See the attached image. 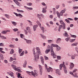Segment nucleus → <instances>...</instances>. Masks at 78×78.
Listing matches in <instances>:
<instances>
[{
  "label": "nucleus",
  "mask_w": 78,
  "mask_h": 78,
  "mask_svg": "<svg viewBox=\"0 0 78 78\" xmlns=\"http://www.w3.org/2000/svg\"><path fill=\"white\" fill-rule=\"evenodd\" d=\"M47 48L48 49H47L45 51V53H48L50 51V50H51V56H53V57L54 58H56L57 57V55H56V54L55 53L54 51H53V47L52 46L50 47V45H48L47 47Z\"/></svg>",
  "instance_id": "nucleus-1"
},
{
  "label": "nucleus",
  "mask_w": 78,
  "mask_h": 78,
  "mask_svg": "<svg viewBox=\"0 0 78 78\" xmlns=\"http://www.w3.org/2000/svg\"><path fill=\"white\" fill-rule=\"evenodd\" d=\"M34 72L32 71L31 72L27 71V73L28 74V75H33L34 76V77H36V76H37V71L36 70H34Z\"/></svg>",
  "instance_id": "nucleus-2"
},
{
  "label": "nucleus",
  "mask_w": 78,
  "mask_h": 78,
  "mask_svg": "<svg viewBox=\"0 0 78 78\" xmlns=\"http://www.w3.org/2000/svg\"><path fill=\"white\" fill-rule=\"evenodd\" d=\"M63 66L64 73H67V68H66V66L65 65H64V62H63L62 64H61L59 65L60 70H62V67H63Z\"/></svg>",
  "instance_id": "nucleus-3"
},
{
  "label": "nucleus",
  "mask_w": 78,
  "mask_h": 78,
  "mask_svg": "<svg viewBox=\"0 0 78 78\" xmlns=\"http://www.w3.org/2000/svg\"><path fill=\"white\" fill-rule=\"evenodd\" d=\"M36 49L37 51L36 52V55L37 57V58H39V55H41V53L39 48L37 47L36 48Z\"/></svg>",
  "instance_id": "nucleus-4"
},
{
  "label": "nucleus",
  "mask_w": 78,
  "mask_h": 78,
  "mask_svg": "<svg viewBox=\"0 0 78 78\" xmlns=\"http://www.w3.org/2000/svg\"><path fill=\"white\" fill-rule=\"evenodd\" d=\"M11 66L12 67L13 69L14 70H16V71H17L19 72H20V73L22 72V71H21L20 70L16 68L17 67L16 66L13 64L11 65Z\"/></svg>",
  "instance_id": "nucleus-5"
},
{
  "label": "nucleus",
  "mask_w": 78,
  "mask_h": 78,
  "mask_svg": "<svg viewBox=\"0 0 78 78\" xmlns=\"http://www.w3.org/2000/svg\"><path fill=\"white\" fill-rule=\"evenodd\" d=\"M8 74L9 75H10V76H11L13 78H14V73H12V72L10 71L9 72H7Z\"/></svg>",
  "instance_id": "nucleus-6"
},
{
  "label": "nucleus",
  "mask_w": 78,
  "mask_h": 78,
  "mask_svg": "<svg viewBox=\"0 0 78 78\" xmlns=\"http://www.w3.org/2000/svg\"><path fill=\"white\" fill-rule=\"evenodd\" d=\"M34 56L35 58H34V61L35 62H37L38 61V59H39V58H37V55H34Z\"/></svg>",
  "instance_id": "nucleus-7"
},
{
  "label": "nucleus",
  "mask_w": 78,
  "mask_h": 78,
  "mask_svg": "<svg viewBox=\"0 0 78 78\" xmlns=\"http://www.w3.org/2000/svg\"><path fill=\"white\" fill-rule=\"evenodd\" d=\"M37 27H38V25H34L33 26V28L34 31H35L36 30V29L37 28Z\"/></svg>",
  "instance_id": "nucleus-8"
},
{
  "label": "nucleus",
  "mask_w": 78,
  "mask_h": 78,
  "mask_svg": "<svg viewBox=\"0 0 78 78\" xmlns=\"http://www.w3.org/2000/svg\"><path fill=\"white\" fill-rule=\"evenodd\" d=\"M26 30H27L28 31L29 33H31V29H30V27H27Z\"/></svg>",
  "instance_id": "nucleus-9"
},
{
  "label": "nucleus",
  "mask_w": 78,
  "mask_h": 78,
  "mask_svg": "<svg viewBox=\"0 0 78 78\" xmlns=\"http://www.w3.org/2000/svg\"><path fill=\"white\" fill-rule=\"evenodd\" d=\"M13 1L15 2V3H16V5H17L18 6H20V4L19 2L18 1H16V0H13Z\"/></svg>",
  "instance_id": "nucleus-10"
},
{
  "label": "nucleus",
  "mask_w": 78,
  "mask_h": 78,
  "mask_svg": "<svg viewBox=\"0 0 78 78\" xmlns=\"http://www.w3.org/2000/svg\"><path fill=\"white\" fill-rule=\"evenodd\" d=\"M73 67H74V64H73V63H71L70 65L69 69H72Z\"/></svg>",
  "instance_id": "nucleus-11"
},
{
  "label": "nucleus",
  "mask_w": 78,
  "mask_h": 78,
  "mask_svg": "<svg viewBox=\"0 0 78 78\" xmlns=\"http://www.w3.org/2000/svg\"><path fill=\"white\" fill-rule=\"evenodd\" d=\"M41 63L43 65H44V58L42 57H41Z\"/></svg>",
  "instance_id": "nucleus-12"
},
{
  "label": "nucleus",
  "mask_w": 78,
  "mask_h": 78,
  "mask_svg": "<svg viewBox=\"0 0 78 78\" xmlns=\"http://www.w3.org/2000/svg\"><path fill=\"white\" fill-rule=\"evenodd\" d=\"M55 71L56 73L58 74L59 75H61V73L60 72V71L59 69H57L55 70Z\"/></svg>",
  "instance_id": "nucleus-13"
},
{
  "label": "nucleus",
  "mask_w": 78,
  "mask_h": 78,
  "mask_svg": "<svg viewBox=\"0 0 78 78\" xmlns=\"http://www.w3.org/2000/svg\"><path fill=\"white\" fill-rule=\"evenodd\" d=\"M48 72H50V71H52L53 69L49 67V68H46Z\"/></svg>",
  "instance_id": "nucleus-14"
},
{
  "label": "nucleus",
  "mask_w": 78,
  "mask_h": 78,
  "mask_svg": "<svg viewBox=\"0 0 78 78\" xmlns=\"http://www.w3.org/2000/svg\"><path fill=\"white\" fill-rule=\"evenodd\" d=\"M27 64V61L25 60L24 61V63L23 65V66L24 68H25V67H26Z\"/></svg>",
  "instance_id": "nucleus-15"
},
{
  "label": "nucleus",
  "mask_w": 78,
  "mask_h": 78,
  "mask_svg": "<svg viewBox=\"0 0 78 78\" xmlns=\"http://www.w3.org/2000/svg\"><path fill=\"white\" fill-rule=\"evenodd\" d=\"M62 27V25H60L59 26V27H58V31H60L61 30Z\"/></svg>",
  "instance_id": "nucleus-16"
},
{
  "label": "nucleus",
  "mask_w": 78,
  "mask_h": 78,
  "mask_svg": "<svg viewBox=\"0 0 78 78\" xmlns=\"http://www.w3.org/2000/svg\"><path fill=\"white\" fill-rule=\"evenodd\" d=\"M16 74L17 75H18V77L19 78H22V77L21 76H20V73H16Z\"/></svg>",
  "instance_id": "nucleus-17"
},
{
  "label": "nucleus",
  "mask_w": 78,
  "mask_h": 78,
  "mask_svg": "<svg viewBox=\"0 0 78 78\" xmlns=\"http://www.w3.org/2000/svg\"><path fill=\"white\" fill-rule=\"evenodd\" d=\"M42 12L43 13H45V12H47V10H46V9H45L43 8H42Z\"/></svg>",
  "instance_id": "nucleus-18"
},
{
  "label": "nucleus",
  "mask_w": 78,
  "mask_h": 78,
  "mask_svg": "<svg viewBox=\"0 0 78 78\" xmlns=\"http://www.w3.org/2000/svg\"><path fill=\"white\" fill-rule=\"evenodd\" d=\"M56 14L57 15V16L58 17V18H60V16H61V15L60 14V13L58 12V11H57Z\"/></svg>",
  "instance_id": "nucleus-19"
},
{
  "label": "nucleus",
  "mask_w": 78,
  "mask_h": 78,
  "mask_svg": "<svg viewBox=\"0 0 78 78\" xmlns=\"http://www.w3.org/2000/svg\"><path fill=\"white\" fill-rule=\"evenodd\" d=\"M0 38L2 39H6V37H5L3 36L0 35Z\"/></svg>",
  "instance_id": "nucleus-20"
},
{
  "label": "nucleus",
  "mask_w": 78,
  "mask_h": 78,
  "mask_svg": "<svg viewBox=\"0 0 78 78\" xmlns=\"http://www.w3.org/2000/svg\"><path fill=\"white\" fill-rule=\"evenodd\" d=\"M0 58L2 60H3L4 59V57L2 54H0Z\"/></svg>",
  "instance_id": "nucleus-21"
},
{
  "label": "nucleus",
  "mask_w": 78,
  "mask_h": 78,
  "mask_svg": "<svg viewBox=\"0 0 78 78\" xmlns=\"http://www.w3.org/2000/svg\"><path fill=\"white\" fill-rule=\"evenodd\" d=\"M61 41V39L60 38H58L57 39L56 42L57 43V44H58V43H59V42Z\"/></svg>",
  "instance_id": "nucleus-22"
},
{
  "label": "nucleus",
  "mask_w": 78,
  "mask_h": 78,
  "mask_svg": "<svg viewBox=\"0 0 78 78\" xmlns=\"http://www.w3.org/2000/svg\"><path fill=\"white\" fill-rule=\"evenodd\" d=\"M41 15H40L39 14H37V17L40 20H41V19H42V18H41Z\"/></svg>",
  "instance_id": "nucleus-23"
},
{
  "label": "nucleus",
  "mask_w": 78,
  "mask_h": 78,
  "mask_svg": "<svg viewBox=\"0 0 78 78\" xmlns=\"http://www.w3.org/2000/svg\"><path fill=\"white\" fill-rule=\"evenodd\" d=\"M11 22L14 26H16V25H17V23L14 21H12Z\"/></svg>",
  "instance_id": "nucleus-24"
},
{
  "label": "nucleus",
  "mask_w": 78,
  "mask_h": 78,
  "mask_svg": "<svg viewBox=\"0 0 78 78\" xmlns=\"http://www.w3.org/2000/svg\"><path fill=\"white\" fill-rule=\"evenodd\" d=\"M57 49H56V51H59L60 50H61V48L59 47V46H58H58H57Z\"/></svg>",
  "instance_id": "nucleus-25"
},
{
  "label": "nucleus",
  "mask_w": 78,
  "mask_h": 78,
  "mask_svg": "<svg viewBox=\"0 0 78 78\" xmlns=\"http://www.w3.org/2000/svg\"><path fill=\"white\" fill-rule=\"evenodd\" d=\"M26 42L27 44H31V41L30 40H27Z\"/></svg>",
  "instance_id": "nucleus-26"
},
{
  "label": "nucleus",
  "mask_w": 78,
  "mask_h": 78,
  "mask_svg": "<svg viewBox=\"0 0 78 78\" xmlns=\"http://www.w3.org/2000/svg\"><path fill=\"white\" fill-rule=\"evenodd\" d=\"M14 53V49H11V50L10 51V54H13Z\"/></svg>",
  "instance_id": "nucleus-27"
},
{
  "label": "nucleus",
  "mask_w": 78,
  "mask_h": 78,
  "mask_svg": "<svg viewBox=\"0 0 78 78\" xmlns=\"http://www.w3.org/2000/svg\"><path fill=\"white\" fill-rule=\"evenodd\" d=\"M77 44H78V43H73L71 44V46L73 47V46H77Z\"/></svg>",
  "instance_id": "nucleus-28"
},
{
  "label": "nucleus",
  "mask_w": 78,
  "mask_h": 78,
  "mask_svg": "<svg viewBox=\"0 0 78 78\" xmlns=\"http://www.w3.org/2000/svg\"><path fill=\"white\" fill-rule=\"evenodd\" d=\"M5 17H6L8 19L10 18V17H9V15H8V14H5Z\"/></svg>",
  "instance_id": "nucleus-29"
},
{
  "label": "nucleus",
  "mask_w": 78,
  "mask_h": 78,
  "mask_svg": "<svg viewBox=\"0 0 78 78\" xmlns=\"http://www.w3.org/2000/svg\"><path fill=\"white\" fill-rule=\"evenodd\" d=\"M75 40H76V39H70L69 40V41L70 42H74Z\"/></svg>",
  "instance_id": "nucleus-30"
},
{
  "label": "nucleus",
  "mask_w": 78,
  "mask_h": 78,
  "mask_svg": "<svg viewBox=\"0 0 78 78\" xmlns=\"http://www.w3.org/2000/svg\"><path fill=\"white\" fill-rule=\"evenodd\" d=\"M75 54L71 56V59H75Z\"/></svg>",
  "instance_id": "nucleus-31"
},
{
  "label": "nucleus",
  "mask_w": 78,
  "mask_h": 78,
  "mask_svg": "<svg viewBox=\"0 0 78 78\" xmlns=\"http://www.w3.org/2000/svg\"><path fill=\"white\" fill-rule=\"evenodd\" d=\"M40 74L41 75H42V69H40Z\"/></svg>",
  "instance_id": "nucleus-32"
},
{
  "label": "nucleus",
  "mask_w": 78,
  "mask_h": 78,
  "mask_svg": "<svg viewBox=\"0 0 78 78\" xmlns=\"http://www.w3.org/2000/svg\"><path fill=\"white\" fill-rule=\"evenodd\" d=\"M37 23L38 24V25L40 26V27H41V23H40L38 21H37Z\"/></svg>",
  "instance_id": "nucleus-33"
},
{
  "label": "nucleus",
  "mask_w": 78,
  "mask_h": 78,
  "mask_svg": "<svg viewBox=\"0 0 78 78\" xmlns=\"http://www.w3.org/2000/svg\"><path fill=\"white\" fill-rule=\"evenodd\" d=\"M73 76H74V77H78V76H77V73H74V74L73 75Z\"/></svg>",
  "instance_id": "nucleus-34"
},
{
  "label": "nucleus",
  "mask_w": 78,
  "mask_h": 78,
  "mask_svg": "<svg viewBox=\"0 0 78 78\" xmlns=\"http://www.w3.org/2000/svg\"><path fill=\"white\" fill-rule=\"evenodd\" d=\"M60 23L61 24H62V25H64L65 23H64L63 22V21L62 20H61L59 21Z\"/></svg>",
  "instance_id": "nucleus-35"
},
{
  "label": "nucleus",
  "mask_w": 78,
  "mask_h": 78,
  "mask_svg": "<svg viewBox=\"0 0 78 78\" xmlns=\"http://www.w3.org/2000/svg\"><path fill=\"white\" fill-rule=\"evenodd\" d=\"M48 43H49L50 44L51 43H52V42H53V40H48Z\"/></svg>",
  "instance_id": "nucleus-36"
},
{
  "label": "nucleus",
  "mask_w": 78,
  "mask_h": 78,
  "mask_svg": "<svg viewBox=\"0 0 78 78\" xmlns=\"http://www.w3.org/2000/svg\"><path fill=\"white\" fill-rule=\"evenodd\" d=\"M65 36L66 37H68V36L69 35L68 34H67V32L66 31H65Z\"/></svg>",
  "instance_id": "nucleus-37"
},
{
  "label": "nucleus",
  "mask_w": 78,
  "mask_h": 78,
  "mask_svg": "<svg viewBox=\"0 0 78 78\" xmlns=\"http://www.w3.org/2000/svg\"><path fill=\"white\" fill-rule=\"evenodd\" d=\"M17 11L19 12H23V10H19V9H17Z\"/></svg>",
  "instance_id": "nucleus-38"
},
{
  "label": "nucleus",
  "mask_w": 78,
  "mask_h": 78,
  "mask_svg": "<svg viewBox=\"0 0 78 78\" xmlns=\"http://www.w3.org/2000/svg\"><path fill=\"white\" fill-rule=\"evenodd\" d=\"M40 28H41V30H42V32H43V33H44V28L43 27H42L41 26V27H40Z\"/></svg>",
  "instance_id": "nucleus-39"
},
{
  "label": "nucleus",
  "mask_w": 78,
  "mask_h": 78,
  "mask_svg": "<svg viewBox=\"0 0 78 78\" xmlns=\"http://www.w3.org/2000/svg\"><path fill=\"white\" fill-rule=\"evenodd\" d=\"M71 36L72 37H74V38H76V35H71Z\"/></svg>",
  "instance_id": "nucleus-40"
},
{
  "label": "nucleus",
  "mask_w": 78,
  "mask_h": 78,
  "mask_svg": "<svg viewBox=\"0 0 78 78\" xmlns=\"http://www.w3.org/2000/svg\"><path fill=\"white\" fill-rule=\"evenodd\" d=\"M40 35L43 39H45V38H46V37L43 35L42 34H41Z\"/></svg>",
  "instance_id": "nucleus-41"
},
{
  "label": "nucleus",
  "mask_w": 78,
  "mask_h": 78,
  "mask_svg": "<svg viewBox=\"0 0 78 78\" xmlns=\"http://www.w3.org/2000/svg\"><path fill=\"white\" fill-rule=\"evenodd\" d=\"M52 46H53V47H56L58 46V45L57 44H52Z\"/></svg>",
  "instance_id": "nucleus-42"
},
{
  "label": "nucleus",
  "mask_w": 78,
  "mask_h": 78,
  "mask_svg": "<svg viewBox=\"0 0 78 78\" xmlns=\"http://www.w3.org/2000/svg\"><path fill=\"white\" fill-rule=\"evenodd\" d=\"M28 22H29L30 25H32V22H31L30 20H27Z\"/></svg>",
  "instance_id": "nucleus-43"
},
{
  "label": "nucleus",
  "mask_w": 78,
  "mask_h": 78,
  "mask_svg": "<svg viewBox=\"0 0 78 78\" xmlns=\"http://www.w3.org/2000/svg\"><path fill=\"white\" fill-rule=\"evenodd\" d=\"M27 5H28V6H31L32 5V3H27Z\"/></svg>",
  "instance_id": "nucleus-44"
},
{
  "label": "nucleus",
  "mask_w": 78,
  "mask_h": 78,
  "mask_svg": "<svg viewBox=\"0 0 78 78\" xmlns=\"http://www.w3.org/2000/svg\"><path fill=\"white\" fill-rule=\"evenodd\" d=\"M2 34H6V30H3L2 32Z\"/></svg>",
  "instance_id": "nucleus-45"
},
{
  "label": "nucleus",
  "mask_w": 78,
  "mask_h": 78,
  "mask_svg": "<svg viewBox=\"0 0 78 78\" xmlns=\"http://www.w3.org/2000/svg\"><path fill=\"white\" fill-rule=\"evenodd\" d=\"M24 55V51H23L20 54V56H23Z\"/></svg>",
  "instance_id": "nucleus-46"
},
{
  "label": "nucleus",
  "mask_w": 78,
  "mask_h": 78,
  "mask_svg": "<svg viewBox=\"0 0 78 78\" xmlns=\"http://www.w3.org/2000/svg\"><path fill=\"white\" fill-rule=\"evenodd\" d=\"M19 53L20 54V53L22 51V49H20L19 48Z\"/></svg>",
  "instance_id": "nucleus-47"
},
{
  "label": "nucleus",
  "mask_w": 78,
  "mask_h": 78,
  "mask_svg": "<svg viewBox=\"0 0 78 78\" xmlns=\"http://www.w3.org/2000/svg\"><path fill=\"white\" fill-rule=\"evenodd\" d=\"M70 39V37H69L68 38H66L65 39L66 41H67V42H68V41H69V39Z\"/></svg>",
  "instance_id": "nucleus-48"
},
{
  "label": "nucleus",
  "mask_w": 78,
  "mask_h": 78,
  "mask_svg": "<svg viewBox=\"0 0 78 78\" xmlns=\"http://www.w3.org/2000/svg\"><path fill=\"white\" fill-rule=\"evenodd\" d=\"M49 17V18H50V19H53V15H50Z\"/></svg>",
  "instance_id": "nucleus-49"
},
{
  "label": "nucleus",
  "mask_w": 78,
  "mask_h": 78,
  "mask_svg": "<svg viewBox=\"0 0 78 78\" xmlns=\"http://www.w3.org/2000/svg\"><path fill=\"white\" fill-rule=\"evenodd\" d=\"M33 53L34 54V55H36V54L35 53V51L34 49V48L33 50Z\"/></svg>",
  "instance_id": "nucleus-50"
},
{
  "label": "nucleus",
  "mask_w": 78,
  "mask_h": 78,
  "mask_svg": "<svg viewBox=\"0 0 78 78\" xmlns=\"http://www.w3.org/2000/svg\"><path fill=\"white\" fill-rule=\"evenodd\" d=\"M13 31L15 32H16V31H17L19 30H18V29L17 28H15V29H13Z\"/></svg>",
  "instance_id": "nucleus-51"
},
{
  "label": "nucleus",
  "mask_w": 78,
  "mask_h": 78,
  "mask_svg": "<svg viewBox=\"0 0 78 78\" xmlns=\"http://www.w3.org/2000/svg\"><path fill=\"white\" fill-rule=\"evenodd\" d=\"M14 60V58H13L12 57H10L9 61L10 62H11L12 61H13Z\"/></svg>",
  "instance_id": "nucleus-52"
},
{
  "label": "nucleus",
  "mask_w": 78,
  "mask_h": 78,
  "mask_svg": "<svg viewBox=\"0 0 78 78\" xmlns=\"http://www.w3.org/2000/svg\"><path fill=\"white\" fill-rule=\"evenodd\" d=\"M57 58L58 59V60H59V59H61V57H60V56H57Z\"/></svg>",
  "instance_id": "nucleus-53"
},
{
  "label": "nucleus",
  "mask_w": 78,
  "mask_h": 78,
  "mask_svg": "<svg viewBox=\"0 0 78 78\" xmlns=\"http://www.w3.org/2000/svg\"><path fill=\"white\" fill-rule=\"evenodd\" d=\"M62 28L63 29H65L66 28V24L63 25Z\"/></svg>",
  "instance_id": "nucleus-54"
},
{
  "label": "nucleus",
  "mask_w": 78,
  "mask_h": 78,
  "mask_svg": "<svg viewBox=\"0 0 78 78\" xmlns=\"http://www.w3.org/2000/svg\"><path fill=\"white\" fill-rule=\"evenodd\" d=\"M9 47H12V48H14V46L12 44H10L9 45Z\"/></svg>",
  "instance_id": "nucleus-55"
},
{
  "label": "nucleus",
  "mask_w": 78,
  "mask_h": 78,
  "mask_svg": "<svg viewBox=\"0 0 78 78\" xmlns=\"http://www.w3.org/2000/svg\"><path fill=\"white\" fill-rule=\"evenodd\" d=\"M18 16H20V18H21L23 17V16L22 15H21V14H18Z\"/></svg>",
  "instance_id": "nucleus-56"
},
{
  "label": "nucleus",
  "mask_w": 78,
  "mask_h": 78,
  "mask_svg": "<svg viewBox=\"0 0 78 78\" xmlns=\"http://www.w3.org/2000/svg\"><path fill=\"white\" fill-rule=\"evenodd\" d=\"M13 14H14L17 17H19V14H18L17 13L15 12H13Z\"/></svg>",
  "instance_id": "nucleus-57"
},
{
  "label": "nucleus",
  "mask_w": 78,
  "mask_h": 78,
  "mask_svg": "<svg viewBox=\"0 0 78 78\" xmlns=\"http://www.w3.org/2000/svg\"><path fill=\"white\" fill-rule=\"evenodd\" d=\"M65 21H66V22L67 23H70V21H69V20H68L67 19H65Z\"/></svg>",
  "instance_id": "nucleus-58"
},
{
  "label": "nucleus",
  "mask_w": 78,
  "mask_h": 78,
  "mask_svg": "<svg viewBox=\"0 0 78 78\" xmlns=\"http://www.w3.org/2000/svg\"><path fill=\"white\" fill-rule=\"evenodd\" d=\"M20 37L21 38H23V35L22 34H20Z\"/></svg>",
  "instance_id": "nucleus-59"
},
{
  "label": "nucleus",
  "mask_w": 78,
  "mask_h": 78,
  "mask_svg": "<svg viewBox=\"0 0 78 78\" xmlns=\"http://www.w3.org/2000/svg\"><path fill=\"white\" fill-rule=\"evenodd\" d=\"M25 34H28V32L26 30H24Z\"/></svg>",
  "instance_id": "nucleus-60"
},
{
  "label": "nucleus",
  "mask_w": 78,
  "mask_h": 78,
  "mask_svg": "<svg viewBox=\"0 0 78 78\" xmlns=\"http://www.w3.org/2000/svg\"><path fill=\"white\" fill-rule=\"evenodd\" d=\"M41 4L42 5H43V6H46V4H45V3L44 2H42L41 3Z\"/></svg>",
  "instance_id": "nucleus-61"
},
{
  "label": "nucleus",
  "mask_w": 78,
  "mask_h": 78,
  "mask_svg": "<svg viewBox=\"0 0 78 78\" xmlns=\"http://www.w3.org/2000/svg\"><path fill=\"white\" fill-rule=\"evenodd\" d=\"M59 8V5H56V9H58V8Z\"/></svg>",
  "instance_id": "nucleus-62"
},
{
  "label": "nucleus",
  "mask_w": 78,
  "mask_h": 78,
  "mask_svg": "<svg viewBox=\"0 0 78 78\" xmlns=\"http://www.w3.org/2000/svg\"><path fill=\"white\" fill-rule=\"evenodd\" d=\"M44 58L45 60H47V59H48V58L46 56H45Z\"/></svg>",
  "instance_id": "nucleus-63"
},
{
  "label": "nucleus",
  "mask_w": 78,
  "mask_h": 78,
  "mask_svg": "<svg viewBox=\"0 0 78 78\" xmlns=\"http://www.w3.org/2000/svg\"><path fill=\"white\" fill-rule=\"evenodd\" d=\"M39 68L40 69H40H42V66H41V65H39Z\"/></svg>",
  "instance_id": "nucleus-64"
}]
</instances>
